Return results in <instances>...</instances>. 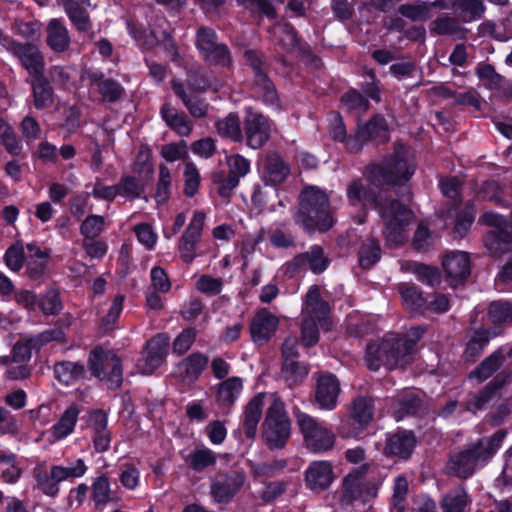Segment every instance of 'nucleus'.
<instances>
[{"label": "nucleus", "mask_w": 512, "mask_h": 512, "mask_svg": "<svg viewBox=\"0 0 512 512\" xmlns=\"http://www.w3.org/2000/svg\"><path fill=\"white\" fill-rule=\"evenodd\" d=\"M425 332V327L416 326L406 334L390 332L381 340L370 343L365 357L368 368L377 370L381 365L389 369L406 366L414 359L416 344Z\"/></svg>", "instance_id": "f257e3e1"}, {"label": "nucleus", "mask_w": 512, "mask_h": 512, "mask_svg": "<svg viewBox=\"0 0 512 512\" xmlns=\"http://www.w3.org/2000/svg\"><path fill=\"white\" fill-rule=\"evenodd\" d=\"M294 220L309 231L330 229L334 221L326 193L316 187L305 188L300 195L299 210Z\"/></svg>", "instance_id": "f03ea898"}, {"label": "nucleus", "mask_w": 512, "mask_h": 512, "mask_svg": "<svg viewBox=\"0 0 512 512\" xmlns=\"http://www.w3.org/2000/svg\"><path fill=\"white\" fill-rule=\"evenodd\" d=\"M382 233L388 245L399 246L408 240L409 227L416 221L414 212L395 199L384 198L376 205Z\"/></svg>", "instance_id": "7ed1b4c3"}, {"label": "nucleus", "mask_w": 512, "mask_h": 512, "mask_svg": "<svg viewBox=\"0 0 512 512\" xmlns=\"http://www.w3.org/2000/svg\"><path fill=\"white\" fill-rule=\"evenodd\" d=\"M414 170L415 164L408 148L398 145L394 153L386 157L381 164L371 165L368 168V175L375 184L396 185L408 181Z\"/></svg>", "instance_id": "20e7f679"}, {"label": "nucleus", "mask_w": 512, "mask_h": 512, "mask_svg": "<svg viewBox=\"0 0 512 512\" xmlns=\"http://www.w3.org/2000/svg\"><path fill=\"white\" fill-rule=\"evenodd\" d=\"M375 404L372 397L358 396L348 408V418L342 420L338 433L345 439H359L374 420Z\"/></svg>", "instance_id": "39448f33"}, {"label": "nucleus", "mask_w": 512, "mask_h": 512, "mask_svg": "<svg viewBox=\"0 0 512 512\" xmlns=\"http://www.w3.org/2000/svg\"><path fill=\"white\" fill-rule=\"evenodd\" d=\"M296 422L303 436L305 447L313 453H325L335 444V435L314 417L304 412L296 413Z\"/></svg>", "instance_id": "423d86ee"}, {"label": "nucleus", "mask_w": 512, "mask_h": 512, "mask_svg": "<svg viewBox=\"0 0 512 512\" xmlns=\"http://www.w3.org/2000/svg\"><path fill=\"white\" fill-rule=\"evenodd\" d=\"M290 437V422L279 399H273L263 423V438L271 449L284 447Z\"/></svg>", "instance_id": "0eeeda50"}, {"label": "nucleus", "mask_w": 512, "mask_h": 512, "mask_svg": "<svg viewBox=\"0 0 512 512\" xmlns=\"http://www.w3.org/2000/svg\"><path fill=\"white\" fill-rule=\"evenodd\" d=\"M367 466L364 465L346 475L342 481V504H350L353 501L369 502L377 496L378 488L364 479Z\"/></svg>", "instance_id": "6e6552de"}, {"label": "nucleus", "mask_w": 512, "mask_h": 512, "mask_svg": "<svg viewBox=\"0 0 512 512\" xmlns=\"http://www.w3.org/2000/svg\"><path fill=\"white\" fill-rule=\"evenodd\" d=\"M89 365L92 374L99 381L115 384L122 382V367L120 359L115 354L95 348L90 353Z\"/></svg>", "instance_id": "1a4fd4ad"}, {"label": "nucleus", "mask_w": 512, "mask_h": 512, "mask_svg": "<svg viewBox=\"0 0 512 512\" xmlns=\"http://www.w3.org/2000/svg\"><path fill=\"white\" fill-rule=\"evenodd\" d=\"M243 125L246 143L249 147L259 149L269 140L271 123L263 114L247 109Z\"/></svg>", "instance_id": "9d476101"}, {"label": "nucleus", "mask_w": 512, "mask_h": 512, "mask_svg": "<svg viewBox=\"0 0 512 512\" xmlns=\"http://www.w3.org/2000/svg\"><path fill=\"white\" fill-rule=\"evenodd\" d=\"M246 62L250 65L254 74V93L261 97L265 103L275 104L278 96L276 89L262 69V63L259 57L253 51L245 52Z\"/></svg>", "instance_id": "9b49d317"}, {"label": "nucleus", "mask_w": 512, "mask_h": 512, "mask_svg": "<svg viewBox=\"0 0 512 512\" xmlns=\"http://www.w3.org/2000/svg\"><path fill=\"white\" fill-rule=\"evenodd\" d=\"M168 342L162 335H157L147 342L143 356L137 362L142 374H152L163 362L167 353Z\"/></svg>", "instance_id": "f8f14e48"}, {"label": "nucleus", "mask_w": 512, "mask_h": 512, "mask_svg": "<svg viewBox=\"0 0 512 512\" xmlns=\"http://www.w3.org/2000/svg\"><path fill=\"white\" fill-rule=\"evenodd\" d=\"M442 267L447 281L456 286L470 274L469 256L463 251L449 252L442 259Z\"/></svg>", "instance_id": "ddd939ff"}, {"label": "nucleus", "mask_w": 512, "mask_h": 512, "mask_svg": "<svg viewBox=\"0 0 512 512\" xmlns=\"http://www.w3.org/2000/svg\"><path fill=\"white\" fill-rule=\"evenodd\" d=\"M244 482L245 474L240 471H233L212 483L211 495L216 502L227 503L238 493Z\"/></svg>", "instance_id": "4468645a"}, {"label": "nucleus", "mask_w": 512, "mask_h": 512, "mask_svg": "<svg viewBox=\"0 0 512 512\" xmlns=\"http://www.w3.org/2000/svg\"><path fill=\"white\" fill-rule=\"evenodd\" d=\"M505 437L506 432L504 430H498L492 436L483 437L478 441L469 444L467 448L474 455L479 465L483 468L498 452Z\"/></svg>", "instance_id": "2eb2a0df"}, {"label": "nucleus", "mask_w": 512, "mask_h": 512, "mask_svg": "<svg viewBox=\"0 0 512 512\" xmlns=\"http://www.w3.org/2000/svg\"><path fill=\"white\" fill-rule=\"evenodd\" d=\"M334 479L333 466L329 461H313L306 469V485L313 491H322L328 488Z\"/></svg>", "instance_id": "dca6fc26"}, {"label": "nucleus", "mask_w": 512, "mask_h": 512, "mask_svg": "<svg viewBox=\"0 0 512 512\" xmlns=\"http://www.w3.org/2000/svg\"><path fill=\"white\" fill-rule=\"evenodd\" d=\"M279 318L268 309L262 308L256 312L250 325V333L254 342H266L277 331Z\"/></svg>", "instance_id": "f3484780"}, {"label": "nucleus", "mask_w": 512, "mask_h": 512, "mask_svg": "<svg viewBox=\"0 0 512 512\" xmlns=\"http://www.w3.org/2000/svg\"><path fill=\"white\" fill-rule=\"evenodd\" d=\"M329 260L320 246H312L309 251L298 254L288 264L287 269L295 272L306 265L315 274H320L328 267Z\"/></svg>", "instance_id": "a211bd4d"}, {"label": "nucleus", "mask_w": 512, "mask_h": 512, "mask_svg": "<svg viewBox=\"0 0 512 512\" xmlns=\"http://www.w3.org/2000/svg\"><path fill=\"white\" fill-rule=\"evenodd\" d=\"M330 314L329 304L321 298L320 289L314 285L309 288L305 296L302 316L314 318L319 326H324Z\"/></svg>", "instance_id": "6ab92c4d"}, {"label": "nucleus", "mask_w": 512, "mask_h": 512, "mask_svg": "<svg viewBox=\"0 0 512 512\" xmlns=\"http://www.w3.org/2000/svg\"><path fill=\"white\" fill-rule=\"evenodd\" d=\"M512 358V346H503L486 357L471 373L470 378L479 382L490 378L503 364L505 358Z\"/></svg>", "instance_id": "aec40b11"}, {"label": "nucleus", "mask_w": 512, "mask_h": 512, "mask_svg": "<svg viewBox=\"0 0 512 512\" xmlns=\"http://www.w3.org/2000/svg\"><path fill=\"white\" fill-rule=\"evenodd\" d=\"M46 45L55 53L66 52L71 43L70 34L64 23L57 19H51L45 29Z\"/></svg>", "instance_id": "412c9836"}, {"label": "nucleus", "mask_w": 512, "mask_h": 512, "mask_svg": "<svg viewBox=\"0 0 512 512\" xmlns=\"http://www.w3.org/2000/svg\"><path fill=\"white\" fill-rule=\"evenodd\" d=\"M208 363V357L202 353H192L175 368V375L184 382H194L202 374Z\"/></svg>", "instance_id": "4be33fe9"}, {"label": "nucleus", "mask_w": 512, "mask_h": 512, "mask_svg": "<svg viewBox=\"0 0 512 512\" xmlns=\"http://www.w3.org/2000/svg\"><path fill=\"white\" fill-rule=\"evenodd\" d=\"M347 198L349 204L352 206H361L365 208L371 205L376 208V205L384 199L381 194L376 195L375 192L365 184L362 180H354L347 187Z\"/></svg>", "instance_id": "5701e85b"}, {"label": "nucleus", "mask_w": 512, "mask_h": 512, "mask_svg": "<svg viewBox=\"0 0 512 512\" xmlns=\"http://www.w3.org/2000/svg\"><path fill=\"white\" fill-rule=\"evenodd\" d=\"M160 114L166 125L181 137H188L193 130L192 121L181 111H178L170 103L161 107Z\"/></svg>", "instance_id": "b1692460"}, {"label": "nucleus", "mask_w": 512, "mask_h": 512, "mask_svg": "<svg viewBox=\"0 0 512 512\" xmlns=\"http://www.w3.org/2000/svg\"><path fill=\"white\" fill-rule=\"evenodd\" d=\"M17 57L27 72L36 77H43L45 70V61L42 52L39 48L32 44H23L21 49H18Z\"/></svg>", "instance_id": "393cba45"}, {"label": "nucleus", "mask_w": 512, "mask_h": 512, "mask_svg": "<svg viewBox=\"0 0 512 512\" xmlns=\"http://www.w3.org/2000/svg\"><path fill=\"white\" fill-rule=\"evenodd\" d=\"M416 444L415 436L409 431H398L387 436L384 453L408 458Z\"/></svg>", "instance_id": "a878e982"}, {"label": "nucleus", "mask_w": 512, "mask_h": 512, "mask_svg": "<svg viewBox=\"0 0 512 512\" xmlns=\"http://www.w3.org/2000/svg\"><path fill=\"white\" fill-rule=\"evenodd\" d=\"M290 173L289 166L278 154L267 156L263 172V180L266 184L276 186L283 183Z\"/></svg>", "instance_id": "bb28decb"}, {"label": "nucleus", "mask_w": 512, "mask_h": 512, "mask_svg": "<svg viewBox=\"0 0 512 512\" xmlns=\"http://www.w3.org/2000/svg\"><path fill=\"white\" fill-rule=\"evenodd\" d=\"M481 468L482 467L467 447L463 451L453 455L448 463V469L461 478L470 477Z\"/></svg>", "instance_id": "cd10ccee"}, {"label": "nucleus", "mask_w": 512, "mask_h": 512, "mask_svg": "<svg viewBox=\"0 0 512 512\" xmlns=\"http://www.w3.org/2000/svg\"><path fill=\"white\" fill-rule=\"evenodd\" d=\"M265 395H256L246 406L243 415V428L246 436L254 438L257 432L258 423L262 416V408Z\"/></svg>", "instance_id": "c85d7f7f"}, {"label": "nucleus", "mask_w": 512, "mask_h": 512, "mask_svg": "<svg viewBox=\"0 0 512 512\" xmlns=\"http://www.w3.org/2000/svg\"><path fill=\"white\" fill-rule=\"evenodd\" d=\"M172 89L193 117L203 118L207 115L209 105L204 99L193 93H187L183 85L178 81H172Z\"/></svg>", "instance_id": "c756f323"}, {"label": "nucleus", "mask_w": 512, "mask_h": 512, "mask_svg": "<svg viewBox=\"0 0 512 512\" xmlns=\"http://www.w3.org/2000/svg\"><path fill=\"white\" fill-rule=\"evenodd\" d=\"M88 470L85 461L77 458L67 462L65 465H54L51 467V478L56 482L74 480L83 477Z\"/></svg>", "instance_id": "7c9ffc66"}, {"label": "nucleus", "mask_w": 512, "mask_h": 512, "mask_svg": "<svg viewBox=\"0 0 512 512\" xmlns=\"http://www.w3.org/2000/svg\"><path fill=\"white\" fill-rule=\"evenodd\" d=\"M64 10L72 23L79 32H88L92 28L87 10L75 0H60Z\"/></svg>", "instance_id": "2f4dec72"}, {"label": "nucleus", "mask_w": 512, "mask_h": 512, "mask_svg": "<svg viewBox=\"0 0 512 512\" xmlns=\"http://www.w3.org/2000/svg\"><path fill=\"white\" fill-rule=\"evenodd\" d=\"M79 409L75 405L69 406L61 415L59 421L51 428L54 440H61L73 433L79 416Z\"/></svg>", "instance_id": "473e14b6"}, {"label": "nucleus", "mask_w": 512, "mask_h": 512, "mask_svg": "<svg viewBox=\"0 0 512 512\" xmlns=\"http://www.w3.org/2000/svg\"><path fill=\"white\" fill-rule=\"evenodd\" d=\"M91 85L101 95L103 102H116L124 93L123 87L117 81L102 76H94Z\"/></svg>", "instance_id": "72a5a7b5"}, {"label": "nucleus", "mask_w": 512, "mask_h": 512, "mask_svg": "<svg viewBox=\"0 0 512 512\" xmlns=\"http://www.w3.org/2000/svg\"><path fill=\"white\" fill-rule=\"evenodd\" d=\"M403 305L412 312L424 313L426 311V300L416 287L406 283L398 286Z\"/></svg>", "instance_id": "f704fd0d"}, {"label": "nucleus", "mask_w": 512, "mask_h": 512, "mask_svg": "<svg viewBox=\"0 0 512 512\" xmlns=\"http://www.w3.org/2000/svg\"><path fill=\"white\" fill-rule=\"evenodd\" d=\"M361 135L366 136L368 140L383 143L389 139V128L386 120L381 115L374 116L363 128Z\"/></svg>", "instance_id": "c9c22d12"}, {"label": "nucleus", "mask_w": 512, "mask_h": 512, "mask_svg": "<svg viewBox=\"0 0 512 512\" xmlns=\"http://www.w3.org/2000/svg\"><path fill=\"white\" fill-rule=\"evenodd\" d=\"M468 504V495L463 487H456L449 491L441 500L443 512H464Z\"/></svg>", "instance_id": "e433bc0d"}, {"label": "nucleus", "mask_w": 512, "mask_h": 512, "mask_svg": "<svg viewBox=\"0 0 512 512\" xmlns=\"http://www.w3.org/2000/svg\"><path fill=\"white\" fill-rule=\"evenodd\" d=\"M216 129L220 136L229 138L234 142L243 140L241 123L239 117L235 114H229L225 118L216 122Z\"/></svg>", "instance_id": "4c0bfd02"}, {"label": "nucleus", "mask_w": 512, "mask_h": 512, "mask_svg": "<svg viewBox=\"0 0 512 512\" xmlns=\"http://www.w3.org/2000/svg\"><path fill=\"white\" fill-rule=\"evenodd\" d=\"M33 103L36 109L41 110L53 104V89L50 84L41 78L32 84Z\"/></svg>", "instance_id": "58836bf2"}, {"label": "nucleus", "mask_w": 512, "mask_h": 512, "mask_svg": "<svg viewBox=\"0 0 512 512\" xmlns=\"http://www.w3.org/2000/svg\"><path fill=\"white\" fill-rule=\"evenodd\" d=\"M340 393V386H316L315 403L322 410H334Z\"/></svg>", "instance_id": "ea45409f"}, {"label": "nucleus", "mask_w": 512, "mask_h": 512, "mask_svg": "<svg viewBox=\"0 0 512 512\" xmlns=\"http://www.w3.org/2000/svg\"><path fill=\"white\" fill-rule=\"evenodd\" d=\"M56 378L59 382L69 384L83 379L85 369L83 365L74 362H62L55 365Z\"/></svg>", "instance_id": "a19ab883"}, {"label": "nucleus", "mask_w": 512, "mask_h": 512, "mask_svg": "<svg viewBox=\"0 0 512 512\" xmlns=\"http://www.w3.org/2000/svg\"><path fill=\"white\" fill-rule=\"evenodd\" d=\"M490 337L491 336L488 330H476L467 343L466 349L464 351L465 359L467 361H475V359L483 353V350L488 344Z\"/></svg>", "instance_id": "79ce46f5"}, {"label": "nucleus", "mask_w": 512, "mask_h": 512, "mask_svg": "<svg viewBox=\"0 0 512 512\" xmlns=\"http://www.w3.org/2000/svg\"><path fill=\"white\" fill-rule=\"evenodd\" d=\"M511 242V236L506 230L490 231L484 239L485 246L493 255L505 253Z\"/></svg>", "instance_id": "37998d69"}, {"label": "nucleus", "mask_w": 512, "mask_h": 512, "mask_svg": "<svg viewBox=\"0 0 512 512\" xmlns=\"http://www.w3.org/2000/svg\"><path fill=\"white\" fill-rule=\"evenodd\" d=\"M408 492V481L403 475H398L394 480L393 495L391 501L392 512H410L406 509V495Z\"/></svg>", "instance_id": "c03bdc74"}, {"label": "nucleus", "mask_w": 512, "mask_h": 512, "mask_svg": "<svg viewBox=\"0 0 512 512\" xmlns=\"http://www.w3.org/2000/svg\"><path fill=\"white\" fill-rule=\"evenodd\" d=\"M187 462L193 470L201 472L216 463V454L208 448L196 449L188 455Z\"/></svg>", "instance_id": "a18cd8bd"}, {"label": "nucleus", "mask_w": 512, "mask_h": 512, "mask_svg": "<svg viewBox=\"0 0 512 512\" xmlns=\"http://www.w3.org/2000/svg\"><path fill=\"white\" fill-rule=\"evenodd\" d=\"M453 7L463 15L464 21L479 19L485 11L483 0H455Z\"/></svg>", "instance_id": "49530a36"}, {"label": "nucleus", "mask_w": 512, "mask_h": 512, "mask_svg": "<svg viewBox=\"0 0 512 512\" xmlns=\"http://www.w3.org/2000/svg\"><path fill=\"white\" fill-rule=\"evenodd\" d=\"M342 106L350 113L360 115L368 111L369 102L357 90H350L341 97Z\"/></svg>", "instance_id": "de8ad7c7"}, {"label": "nucleus", "mask_w": 512, "mask_h": 512, "mask_svg": "<svg viewBox=\"0 0 512 512\" xmlns=\"http://www.w3.org/2000/svg\"><path fill=\"white\" fill-rule=\"evenodd\" d=\"M0 143L12 155H19L22 149L21 143L9 123L0 116Z\"/></svg>", "instance_id": "09e8293b"}, {"label": "nucleus", "mask_w": 512, "mask_h": 512, "mask_svg": "<svg viewBox=\"0 0 512 512\" xmlns=\"http://www.w3.org/2000/svg\"><path fill=\"white\" fill-rule=\"evenodd\" d=\"M309 373V368L299 361L283 362L281 378L285 382H302Z\"/></svg>", "instance_id": "8fccbe9b"}, {"label": "nucleus", "mask_w": 512, "mask_h": 512, "mask_svg": "<svg viewBox=\"0 0 512 512\" xmlns=\"http://www.w3.org/2000/svg\"><path fill=\"white\" fill-rule=\"evenodd\" d=\"M476 74L487 89L494 90L501 88L503 77L496 72L492 65L480 63L476 68Z\"/></svg>", "instance_id": "3c124183"}, {"label": "nucleus", "mask_w": 512, "mask_h": 512, "mask_svg": "<svg viewBox=\"0 0 512 512\" xmlns=\"http://www.w3.org/2000/svg\"><path fill=\"white\" fill-rule=\"evenodd\" d=\"M380 259L379 243L373 239L363 243L359 251V264L364 269H370Z\"/></svg>", "instance_id": "603ef678"}, {"label": "nucleus", "mask_w": 512, "mask_h": 512, "mask_svg": "<svg viewBox=\"0 0 512 512\" xmlns=\"http://www.w3.org/2000/svg\"><path fill=\"white\" fill-rule=\"evenodd\" d=\"M432 31L439 35H452L463 38L465 30L459 25L457 19L452 17H441L433 22Z\"/></svg>", "instance_id": "864d4df0"}, {"label": "nucleus", "mask_w": 512, "mask_h": 512, "mask_svg": "<svg viewBox=\"0 0 512 512\" xmlns=\"http://www.w3.org/2000/svg\"><path fill=\"white\" fill-rule=\"evenodd\" d=\"M184 194L188 197H193L200 186V174L194 163L185 161L184 163Z\"/></svg>", "instance_id": "5fc2aeb1"}, {"label": "nucleus", "mask_w": 512, "mask_h": 512, "mask_svg": "<svg viewBox=\"0 0 512 512\" xmlns=\"http://www.w3.org/2000/svg\"><path fill=\"white\" fill-rule=\"evenodd\" d=\"M124 300V295H117L111 301L107 313L101 319V329L104 332H109L114 329V325L122 312Z\"/></svg>", "instance_id": "6e6d98bb"}, {"label": "nucleus", "mask_w": 512, "mask_h": 512, "mask_svg": "<svg viewBox=\"0 0 512 512\" xmlns=\"http://www.w3.org/2000/svg\"><path fill=\"white\" fill-rule=\"evenodd\" d=\"M92 500L96 506H105L111 500V487L106 476H99L92 483Z\"/></svg>", "instance_id": "4d7b16f0"}, {"label": "nucleus", "mask_w": 512, "mask_h": 512, "mask_svg": "<svg viewBox=\"0 0 512 512\" xmlns=\"http://www.w3.org/2000/svg\"><path fill=\"white\" fill-rule=\"evenodd\" d=\"M105 218L100 215H89L80 226V233L86 239H96L104 230Z\"/></svg>", "instance_id": "13d9d810"}, {"label": "nucleus", "mask_w": 512, "mask_h": 512, "mask_svg": "<svg viewBox=\"0 0 512 512\" xmlns=\"http://www.w3.org/2000/svg\"><path fill=\"white\" fill-rule=\"evenodd\" d=\"M278 44L286 52H291L298 47L299 40L296 30L289 24H283L277 27Z\"/></svg>", "instance_id": "bf43d9fd"}, {"label": "nucleus", "mask_w": 512, "mask_h": 512, "mask_svg": "<svg viewBox=\"0 0 512 512\" xmlns=\"http://www.w3.org/2000/svg\"><path fill=\"white\" fill-rule=\"evenodd\" d=\"M152 153L149 147L141 146L138 150L134 163V171L139 175L150 178L153 175V165L151 162Z\"/></svg>", "instance_id": "052dcab7"}, {"label": "nucleus", "mask_w": 512, "mask_h": 512, "mask_svg": "<svg viewBox=\"0 0 512 512\" xmlns=\"http://www.w3.org/2000/svg\"><path fill=\"white\" fill-rule=\"evenodd\" d=\"M171 172L165 165L159 166V177L155 198L158 203H164L168 200L171 188Z\"/></svg>", "instance_id": "680f3d73"}, {"label": "nucleus", "mask_w": 512, "mask_h": 512, "mask_svg": "<svg viewBox=\"0 0 512 512\" xmlns=\"http://www.w3.org/2000/svg\"><path fill=\"white\" fill-rule=\"evenodd\" d=\"M200 239L183 233L178 242L180 258L185 263H191L196 257V249Z\"/></svg>", "instance_id": "e2e57ef3"}, {"label": "nucleus", "mask_w": 512, "mask_h": 512, "mask_svg": "<svg viewBox=\"0 0 512 512\" xmlns=\"http://www.w3.org/2000/svg\"><path fill=\"white\" fill-rule=\"evenodd\" d=\"M319 322L314 318L303 316L302 327H301V340L304 346L311 347L318 342Z\"/></svg>", "instance_id": "0e129e2a"}, {"label": "nucleus", "mask_w": 512, "mask_h": 512, "mask_svg": "<svg viewBox=\"0 0 512 512\" xmlns=\"http://www.w3.org/2000/svg\"><path fill=\"white\" fill-rule=\"evenodd\" d=\"M39 306L45 315H56L62 309L59 293L56 289H48L39 300Z\"/></svg>", "instance_id": "69168bd1"}, {"label": "nucleus", "mask_w": 512, "mask_h": 512, "mask_svg": "<svg viewBox=\"0 0 512 512\" xmlns=\"http://www.w3.org/2000/svg\"><path fill=\"white\" fill-rule=\"evenodd\" d=\"M196 336L197 330L195 328L184 329L173 341V353L179 356L185 354L193 345Z\"/></svg>", "instance_id": "338daca9"}, {"label": "nucleus", "mask_w": 512, "mask_h": 512, "mask_svg": "<svg viewBox=\"0 0 512 512\" xmlns=\"http://www.w3.org/2000/svg\"><path fill=\"white\" fill-rule=\"evenodd\" d=\"M489 317L493 323H504L512 321V304L496 301L490 305Z\"/></svg>", "instance_id": "774afa93"}]
</instances>
